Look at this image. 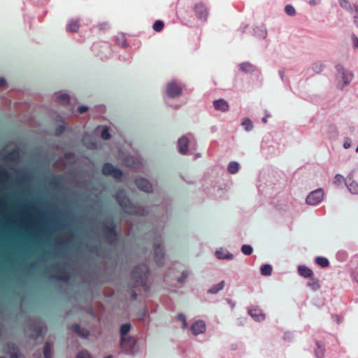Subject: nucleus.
<instances>
[{"label":"nucleus","mask_w":358,"mask_h":358,"mask_svg":"<svg viewBox=\"0 0 358 358\" xmlns=\"http://www.w3.org/2000/svg\"><path fill=\"white\" fill-rule=\"evenodd\" d=\"M115 198L125 213L137 216H145L148 214V210L145 208L134 205L124 191H119Z\"/></svg>","instance_id":"nucleus-1"},{"label":"nucleus","mask_w":358,"mask_h":358,"mask_svg":"<svg viewBox=\"0 0 358 358\" xmlns=\"http://www.w3.org/2000/svg\"><path fill=\"white\" fill-rule=\"evenodd\" d=\"M148 266L145 264L136 266L132 271L131 278L135 281L136 286L147 287V280L149 275Z\"/></svg>","instance_id":"nucleus-2"},{"label":"nucleus","mask_w":358,"mask_h":358,"mask_svg":"<svg viewBox=\"0 0 358 358\" xmlns=\"http://www.w3.org/2000/svg\"><path fill=\"white\" fill-rule=\"evenodd\" d=\"M102 231L106 241L110 245H113L116 243L118 233L116 231V225L113 220L104 223L103 224Z\"/></svg>","instance_id":"nucleus-3"},{"label":"nucleus","mask_w":358,"mask_h":358,"mask_svg":"<svg viewBox=\"0 0 358 358\" xmlns=\"http://www.w3.org/2000/svg\"><path fill=\"white\" fill-rule=\"evenodd\" d=\"M101 172L105 176H111L115 179H120L123 175L121 169L115 167L110 163H105L101 169Z\"/></svg>","instance_id":"nucleus-4"},{"label":"nucleus","mask_w":358,"mask_h":358,"mask_svg":"<svg viewBox=\"0 0 358 358\" xmlns=\"http://www.w3.org/2000/svg\"><path fill=\"white\" fill-rule=\"evenodd\" d=\"M194 11L196 18L201 21H206L208 17V10L203 3H196L194 6Z\"/></svg>","instance_id":"nucleus-5"},{"label":"nucleus","mask_w":358,"mask_h":358,"mask_svg":"<svg viewBox=\"0 0 358 358\" xmlns=\"http://www.w3.org/2000/svg\"><path fill=\"white\" fill-rule=\"evenodd\" d=\"M324 192L323 189L319 188L315 191L310 192L306 197V201L308 205H317L319 203L323 198Z\"/></svg>","instance_id":"nucleus-6"},{"label":"nucleus","mask_w":358,"mask_h":358,"mask_svg":"<svg viewBox=\"0 0 358 358\" xmlns=\"http://www.w3.org/2000/svg\"><path fill=\"white\" fill-rule=\"evenodd\" d=\"M182 87L176 82L172 81L166 85V94L170 98L179 96L182 94Z\"/></svg>","instance_id":"nucleus-7"},{"label":"nucleus","mask_w":358,"mask_h":358,"mask_svg":"<svg viewBox=\"0 0 358 358\" xmlns=\"http://www.w3.org/2000/svg\"><path fill=\"white\" fill-rule=\"evenodd\" d=\"M355 171H352L345 180L348 190L355 194H358V183L355 181Z\"/></svg>","instance_id":"nucleus-8"},{"label":"nucleus","mask_w":358,"mask_h":358,"mask_svg":"<svg viewBox=\"0 0 358 358\" xmlns=\"http://www.w3.org/2000/svg\"><path fill=\"white\" fill-rule=\"evenodd\" d=\"M155 261L156 264L161 266L164 263V253L163 248L161 247V243H155Z\"/></svg>","instance_id":"nucleus-9"},{"label":"nucleus","mask_w":358,"mask_h":358,"mask_svg":"<svg viewBox=\"0 0 358 358\" xmlns=\"http://www.w3.org/2000/svg\"><path fill=\"white\" fill-rule=\"evenodd\" d=\"M336 68L338 73L342 76L344 85H348L353 78V74L347 71L342 65L338 64Z\"/></svg>","instance_id":"nucleus-10"},{"label":"nucleus","mask_w":358,"mask_h":358,"mask_svg":"<svg viewBox=\"0 0 358 358\" xmlns=\"http://www.w3.org/2000/svg\"><path fill=\"white\" fill-rule=\"evenodd\" d=\"M135 184L137 187L147 193H150L152 191V186L149 180L145 178H138L135 181Z\"/></svg>","instance_id":"nucleus-11"},{"label":"nucleus","mask_w":358,"mask_h":358,"mask_svg":"<svg viewBox=\"0 0 358 358\" xmlns=\"http://www.w3.org/2000/svg\"><path fill=\"white\" fill-rule=\"evenodd\" d=\"M131 329V325L129 323H125L121 325L120 327V335H121V341H120V345L122 348H126L127 347V340H126V335L129 331Z\"/></svg>","instance_id":"nucleus-12"},{"label":"nucleus","mask_w":358,"mask_h":358,"mask_svg":"<svg viewBox=\"0 0 358 358\" xmlns=\"http://www.w3.org/2000/svg\"><path fill=\"white\" fill-rule=\"evenodd\" d=\"M206 330V324L201 320L195 322L191 327V331L193 334L198 335L204 332Z\"/></svg>","instance_id":"nucleus-13"},{"label":"nucleus","mask_w":358,"mask_h":358,"mask_svg":"<svg viewBox=\"0 0 358 358\" xmlns=\"http://www.w3.org/2000/svg\"><path fill=\"white\" fill-rule=\"evenodd\" d=\"M59 264L53 265L52 269L57 273L55 278L59 280L66 281L69 280V276L65 273L64 270L61 268Z\"/></svg>","instance_id":"nucleus-14"},{"label":"nucleus","mask_w":358,"mask_h":358,"mask_svg":"<svg viewBox=\"0 0 358 358\" xmlns=\"http://www.w3.org/2000/svg\"><path fill=\"white\" fill-rule=\"evenodd\" d=\"M213 106L215 110H220L222 112H226L229 108L228 103L222 99L214 101Z\"/></svg>","instance_id":"nucleus-15"},{"label":"nucleus","mask_w":358,"mask_h":358,"mask_svg":"<svg viewBox=\"0 0 358 358\" xmlns=\"http://www.w3.org/2000/svg\"><path fill=\"white\" fill-rule=\"evenodd\" d=\"M248 313L255 321L261 322L265 319V314L259 308H251Z\"/></svg>","instance_id":"nucleus-16"},{"label":"nucleus","mask_w":358,"mask_h":358,"mask_svg":"<svg viewBox=\"0 0 358 358\" xmlns=\"http://www.w3.org/2000/svg\"><path fill=\"white\" fill-rule=\"evenodd\" d=\"M180 153L186 154L188 150L189 140L186 136H182L178 141Z\"/></svg>","instance_id":"nucleus-17"},{"label":"nucleus","mask_w":358,"mask_h":358,"mask_svg":"<svg viewBox=\"0 0 358 358\" xmlns=\"http://www.w3.org/2000/svg\"><path fill=\"white\" fill-rule=\"evenodd\" d=\"M298 272L300 275L304 278H311L313 275V271L306 266H299Z\"/></svg>","instance_id":"nucleus-18"},{"label":"nucleus","mask_w":358,"mask_h":358,"mask_svg":"<svg viewBox=\"0 0 358 358\" xmlns=\"http://www.w3.org/2000/svg\"><path fill=\"white\" fill-rule=\"evenodd\" d=\"M7 347L10 358H20V354L15 344L9 343L7 344Z\"/></svg>","instance_id":"nucleus-19"},{"label":"nucleus","mask_w":358,"mask_h":358,"mask_svg":"<svg viewBox=\"0 0 358 358\" xmlns=\"http://www.w3.org/2000/svg\"><path fill=\"white\" fill-rule=\"evenodd\" d=\"M72 329L75 333L83 338H87L89 336V331L85 329H82L78 324H73Z\"/></svg>","instance_id":"nucleus-20"},{"label":"nucleus","mask_w":358,"mask_h":358,"mask_svg":"<svg viewBox=\"0 0 358 358\" xmlns=\"http://www.w3.org/2000/svg\"><path fill=\"white\" fill-rule=\"evenodd\" d=\"M57 102L63 106H66L70 102V96L66 94H62L57 96Z\"/></svg>","instance_id":"nucleus-21"},{"label":"nucleus","mask_w":358,"mask_h":358,"mask_svg":"<svg viewBox=\"0 0 358 358\" xmlns=\"http://www.w3.org/2000/svg\"><path fill=\"white\" fill-rule=\"evenodd\" d=\"M19 158V152L17 150H13L4 156V159L8 161H15Z\"/></svg>","instance_id":"nucleus-22"},{"label":"nucleus","mask_w":358,"mask_h":358,"mask_svg":"<svg viewBox=\"0 0 358 358\" xmlns=\"http://www.w3.org/2000/svg\"><path fill=\"white\" fill-rule=\"evenodd\" d=\"M224 280H222L220 282H219L217 285H214L212 286L208 290V292L210 294H216L219 291L222 290L224 287Z\"/></svg>","instance_id":"nucleus-23"},{"label":"nucleus","mask_w":358,"mask_h":358,"mask_svg":"<svg viewBox=\"0 0 358 358\" xmlns=\"http://www.w3.org/2000/svg\"><path fill=\"white\" fill-rule=\"evenodd\" d=\"M240 69L245 73H252L255 71V66L248 62H244L240 64Z\"/></svg>","instance_id":"nucleus-24"},{"label":"nucleus","mask_w":358,"mask_h":358,"mask_svg":"<svg viewBox=\"0 0 358 358\" xmlns=\"http://www.w3.org/2000/svg\"><path fill=\"white\" fill-rule=\"evenodd\" d=\"M324 347L321 345L319 342L316 343V348H315V354L317 358H323L324 355Z\"/></svg>","instance_id":"nucleus-25"},{"label":"nucleus","mask_w":358,"mask_h":358,"mask_svg":"<svg viewBox=\"0 0 358 358\" xmlns=\"http://www.w3.org/2000/svg\"><path fill=\"white\" fill-rule=\"evenodd\" d=\"M79 27L80 24L78 20H71L67 25V30L71 32H77Z\"/></svg>","instance_id":"nucleus-26"},{"label":"nucleus","mask_w":358,"mask_h":358,"mask_svg":"<svg viewBox=\"0 0 358 358\" xmlns=\"http://www.w3.org/2000/svg\"><path fill=\"white\" fill-rule=\"evenodd\" d=\"M315 262L317 264H318L319 266H320L322 268L328 267L329 265V260L326 257H316Z\"/></svg>","instance_id":"nucleus-27"},{"label":"nucleus","mask_w":358,"mask_h":358,"mask_svg":"<svg viewBox=\"0 0 358 358\" xmlns=\"http://www.w3.org/2000/svg\"><path fill=\"white\" fill-rule=\"evenodd\" d=\"M310 280L308 283V287L314 290V291H316L319 288H320V283H319V280L316 278H314L313 277L310 278Z\"/></svg>","instance_id":"nucleus-28"},{"label":"nucleus","mask_w":358,"mask_h":358,"mask_svg":"<svg viewBox=\"0 0 358 358\" xmlns=\"http://www.w3.org/2000/svg\"><path fill=\"white\" fill-rule=\"evenodd\" d=\"M228 171L231 174H235L238 171L239 164L236 162H231L227 167Z\"/></svg>","instance_id":"nucleus-29"},{"label":"nucleus","mask_w":358,"mask_h":358,"mask_svg":"<svg viewBox=\"0 0 358 358\" xmlns=\"http://www.w3.org/2000/svg\"><path fill=\"white\" fill-rule=\"evenodd\" d=\"M44 358H52V348L50 343L46 342L44 345Z\"/></svg>","instance_id":"nucleus-30"},{"label":"nucleus","mask_w":358,"mask_h":358,"mask_svg":"<svg viewBox=\"0 0 358 358\" xmlns=\"http://www.w3.org/2000/svg\"><path fill=\"white\" fill-rule=\"evenodd\" d=\"M261 273L263 275H270L272 273V267L269 264H264L260 268Z\"/></svg>","instance_id":"nucleus-31"},{"label":"nucleus","mask_w":358,"mask_h":358,"mask_svg":"<svg viewBox=\"0 0 358 358\" xmlns=\"http://www.w3.org/2000/svg\"><path fill=\"white\" fill-rule=\"evenodd\" d=\"M126 340H127V343H126L127 347L122 348L124 349V350H130L132 349V348L136 344V340L132 337H128V338L126 337Z\"/></svg>","instance_id":"nucleus-32"},{"label":"nucleus","mask_w":358,"mask_h":358,"mask_svg":"<svg viewBox=\"0 0 358 358\" xmlns=\"http://www.w3.org/2000/svg\"><path fill=\"white\" fill-rule=\"evenodd\" d=\"M338 1H339L340 6L343 8H344L350 12L352 11V7L351 6V4H350L349 0H338Z\"/></svg>","instance_id":"nucleus-33"},{"label":"nucleus","mask_w":358,"mask_h":358,"mask_svg":"<svg viewBox=\"0 0 358 358\" xmlns=\"http://www.w3.org/2000/svg\"><path fill=\"white\" fill-rule=\"evenodd\" d=\"M10 174L5 169H0V182H3L9 178Z\"/></svg>","instance_id":"nucleus-34"},{"label":"nucleus","mask_w":358,"mask_h":358,"mask_svg":"<svg viewBox=\"0 0 358 358\" xmlns=\"http://www.w3.org/2000/svg\"><path fill=\"white\" fill-rule=\"evenodd\" d=\"M50 185L53 187H59L62 183L60 176H55L50 180Z\"/></svg>","instance_id":"nucleus-35"},{"label":"nucleus","mask_w":358,"mask_h":358,"mask_svg":"<svg viewBox=\"0 0 358 358\" xmlns=\"http://www.w3.org/2000/svg\"><path fill=\"white\" fill-rule=\"evenodd\" d=\"M164 27V23L163 21L162 20H157L155 21V22L154 23L153 26H152V28L155 31H161L163 28Z\"/></svg>","instance_id":"nucleus-36"},{"label":"nucleus","mask_w":358,"mask_h":358,"mask_svg":"<svg viewBox=\"0 0 358 358\" xmlns=\"http://www.w3.org/2000/svg\"><path fill=\"white\" fill-rule=\"evenodd\" d=\"M242 124L245 127L247 131H250L253 127L252 122L249 118H245Z\"/></svg>","instance_id":"nucleus-37"},{"label":"nucleus","mask_w":358,"mask_h":358,"mask_svg":"<svg viewBox=\"0 0 358 358\" xmlns=\"http://www.w3.org/2000/svg\"><path fill=\"white\" fill-rule=\"evenodd\" d=\"M252 248L250 245H243L241 248V251L246 255H250L252 252Z\"/></svg>","instance_id":"nucleus-38"},{"label":"nucleus","mask_w":358,"mask_h":358,"mask_svg":"<svg viewBox=\"0 0 358 358\" xmlns=\"http://www.w3.org/2000/svg\"><path fill=\"white\" fill-rule=\"evenodd\" d=\"M32 331L34 332V335L32 336L33 338H37L41 336L43 333V329L41 327H34Z\"/></svg>","instance_id":"nucleus-39"},{"label":"nucleus","mask_w":358,"mask_h":358,"mask_svg":"<svg viewBox=\"0 0 358 358\" xmlns=\"http://www.w3.org/2000/svg\"><path fill=\"white\" fill-rule=\"evenodd\" d=\"M285 10L288 15L294 16L296 14L295 8L292 5H287Z\"/></svg>","instance_id":"nucleus-40"},{"label":"nucleus","mask_w":358,"mask_h":358,"mask_svg":"<svg viewBox=\"0 0 358 358\" xmlns=\"http://www.w3.org/2000/svg\"><path fill=\"white\" fill-rule=\"evenodd\" d=\"M216 256L218 259H231V255H224L222 250L216 251Z\"/></svg>","instance_id":"nucleus-41"},{"label":"nucleus","mask_w":358,"mask_h":358,"mask_svg":"<svg viewBox=\"0 0 358 358\" xmlns=\"http://www.w3.org/2000/svg\"><path fill=\"white\" fill-rule=\"evenodd\" d=\"M76 358H92V356L88 351L82 350L78 352Z\"/></svg>","instance_id":"nucleus-42"},{"label":"nucleus","mask_w":358,"mask_h":358,"mask_svg":"<svg viewBox=\"0 0 358 358\" xmlns=\"http://www.w3.org/2000/svg\"><path fill=\"white\" fill-rule=\"evenodd\" d=\"M101 136L103 140H108L110 138V134L109 133L108 128H104L102 130L101 133Z\"/></svg>","instance_id":"nucleus-43"},{"label":"nucleus","mask_w":358,"mask_h":358,"mask_svg":"<svg viewBox=\"0 0 358 358\" xmlns=\"http://www.w3.org/2000/svg\"><path fill=\"white\" fill-rule=\"evenodd\" d=\"M343 180H344V178L343 176H341L340 174H336L334 177V183L335 185H338L341 184Z\"/></svg>","instance_id":"nucleus-44"},{"label":"nucleus","mask_w":358,"mask_h":358,"mask_svg":"<svg viewBox=\"0 0 358 358\" xmlns=\"http://www.w3.org/2000/svg\"><path fill=\"white\" fill-rule=\"evenodd\" d=\"M188 275H189V272L187 271H184L182 273L181 277L178 279V282L179 283H182L185 281V280L187 278Z\"/></svg>","instance_id":"nucleus-45"},{"label":"nucleus","mask_w":358,"mask_h":358,"mask_svg":"<svg viewBox=\"0 0 358 358\" xmlns=\"http://www.w3.org/2000/svg\"><path fill=\"white\" fill-rule=\"evenodd\" d=\"M355 15L353 16L354 18V23L357 27H358V6H355Z\"/></svg>","instance_id":"nucleus-46"},{"label":"nucleus","mask_w":358,"mask_h":358,"mask_svg":"<svg viewBox=\"0 0 358 358\" xmlns=\"http://www.w3.org/2000/svg\"><path fill=\"white\" fill-rule=\"evenodd\" d=\"M178 320L182 322V327L186 328L187 322H186L185 316L183 314L180 313V314H178Z\"/></svg>","instance_id":"nucleus-47"},{"label":"nucleus","mask_w":358,"mask_h":358,"mask_svg":"<svg viewBox=\"0 0 358 358\" xmlns=\"http://www.w3.org/2000/svg\"><path fill=\"white\" fill-rule=\"evenodd\" d=\"M65 130V127L63 125L58 126L55 129V134L57 136L61 135Z\"/></svg>","instance_id":"nucleus-48"},{"label":"nucleus","mask_w":358,"mask_h":358,"mask_svg":"<svg viewBox=\"0 0 358 358\" xmlns=\"http://www.w3.org/2000/svg\"><path fill=\"white\" fill-rule=\"evenodd\" d=\"M322 69H323V65L321 64H316L313 66L314 71L317 73L322 71Z\"/></svg>","instance_id":"nucleus-49"},{"label":"nucleus","mask_w":358,"mask_h":358,"mask_svg":"<svg viewBox=\"0 0 358 358\" xmlns=\"http://www.w3.org/2000/svg\"><path fill=\"white\" fill-rule=\"evenodd\" d=\"M352 275L354 280L358 282V265L355 268Z\"/></svg>","instance_id":"nucleus-50"},{"label":"nucleus","mask_w":358,"mask_h":358,"mask_svg":"<svg viewBox=\"0 0 358 358\" xmlns=\"http://www.w3.org/2000/svg\"><path fill=\"white\" fill-rule=\"evenodd\" d=\"M351 146V141L350 138H346L344 143L343 147L345 149H348Z\"/></svg>","instance_id":"nucleus-51"},{"label":"nucleus","mask_w":358,"mask_h":358,"mask_svg":"<svg viewBox=\"0 0 358 358\" xmlns=\"http://www.w3.org/2000/svg\"><path fill=\"white\" fill-rule=\"evenodd\" d=\"M78 110L79 113H80V114L84 113L85 112H86L87 110V107L85 106H79L78 108Z\"/></svg>","instance_id":"nucleus-52"},{"label":"nucleus","mask_w":358,"mask_h":358,"mask_svg":"<svg viewBox=\"0 0 358 358\" xmlns=\"http://www.w3.org/2000/svg\"><path fill=\"white\" fill-rule=\"evenodd\" d=\"M352 38L353 40L354 46L358 48V38L355 34L352 35Z\"/></svg>","instance_id":"nucleus-53"},{"label":"nucleus","mask_w":358,"mask_h":358,"mask_svg":"<svg viewBox=\"0 0 358 358\" xmlns=\"http://www.w3.org/2000/svg\"><path fill=\"white\" fill-rule=\"evenodd\" d=\"M6 83V80L3 78H0V88L3 87Z\"/></svg>","instance_id":"nucleus-54"},{"label":"nucleus","mask_w":358,"mask_h":358,"mask_svg":"<svg viewBox=\"0 0 358 358\" xmlns=\"http://www.w3.org/2000/svg\"><path fill=\"white\" fill-rule=\"evenodd\" d=\"M137 297V294L134 292V291H132L131 292V299L133 300H135Z\"/></svg>","instance_id":"nucleus-55"},{"label":"nucleus","mask_w":358,"mask_h":358,"mask_svg":"<svg viewBox=\"0 0 358 358\" xmlns=\"http://www.w3.org/2000/svg\"><path fill=\"white\" fill-rule=\"evenodd\" d=\"M262 122H263L264 123H266V122H267V117H263V118H262Z\"/></svg>","instance_id":"nucleus-56"},{"label":"nucleus","mask_w":358,"mask_h":358,"mask_svg":"<svg viewBox=\"0 0 358 358\" xmlns=\"http://www.w3.org/2000/svg\"><path fill=\"white\" fill-rule=\"evenodd\" d=\"M104 358H113V357H112V355H108V356L105 357Z\"/></svg>","instance_id":"nucleus-57"},{"label":"nucleus","mask_w":358,"mask_h":358,"mask_svg":"<svg viewBox=\"0 0 358 358\" xmlns=\"http://www.w3.org/2000/svg\"><path fill=\"white\" fill-rule=\"evenodd\" d=\"M356 152H358V145L357 148H356Z\"/></svg>","instance_id":"nucleus-58"},{"label":"nucleus","mask_w":358,"mask_h":358,"mask_svg":"<svg viewBox=\"0 0 358 358\" xmlns=\"http://www.w3.org/2000/svg\"><path fill=\"white\" fill-rule=\"evenodd\" d=\"M0 358H4V357H0Z\"/></svg>","instance_id":"nucleus-59"}]
</instances>
